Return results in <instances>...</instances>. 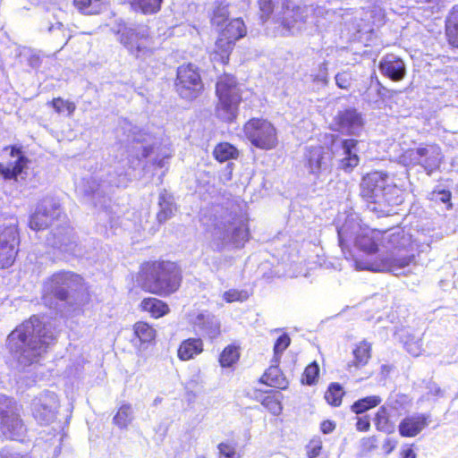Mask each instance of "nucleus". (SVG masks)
<instances>
[{"mask_svg": "<svg viewBox=\"0 0 458 458\" xmlns=\"http://www.w3.org/2000/svg\"><path fill=\"white\" fill-rule=\"evenodd\" d=\"M381 249L386 252L372 262L355 259L356 270H370L374 272H390L395 276L407 275L416 267L415 257L410 253L411 237L403 229L396 228L382 232Z\"/></svg>", "mask_w": 458, "mask_h": 458, "instance_id": "nucleus-1", "label": "nucleus"}, {"mask_svg": "<svg viewBox=\"0 0 458 458\" xmlns=\"http://www.w3.org/2000/svg\"><path fill=\"white\" fill-rule=\"evenodd\" d=\"M55 339V334L33 316L8 335L7 345L19 363L26 366L36 361Z\"/></svg>", "mask_w": 458, "mask_h": 458, "instance_id": "nucleus-2", "label": "nucleus"}, {"mask_svg": "<svg viewBox=\"0 0 458 458\" xmlns=\"http://www.w3.org/2000/svg\"><path fill=\"white\" fill-rule=\"evenodd\" d=\"M339 245L344 254H351L350 246L352 244L366 253H375L381 248L382 231L371 229L361 224L358 214L350 213L345 216L344 223L337 227Z\"/></svg>", "mask_w": 458, "mask_h": 458, "instance_id": "nucleus-3", "label": "nucleus"}, {"mask_svg": "<svg viewBox=\"0 0 458 458\" xmlns=\"http://www.w3.org/2000/svg\"><path fill=\"white\" fill-rule=\"evenodd\" d=\"M140 280L145 291L159 296H168L179 289L182 275L174 262L152 261L142 265Z\"/></svg>", "mask_w": 458, "mask_h": 458, "instance_id": "nucleus-4", "label": "nucleus"}, {"mask_svg": "<svg viewBox=\"0 0 458 458\" xmlns=\"http://www.w3.org/2000/svg\"><path fill=\"white\" fill-rule=\"evenodd\" d=\"M388 175L381 171L368 174L362 178L360 194L368 202L374 204L372 210L389 213L387 207L402 202L398 195L399 190L388 182Z\"/></svg>", "mask_w": 458, "mask_h": 458, "instance_id": "nucleus-5", "label": "nucleus"}, {"mask_svg": "<svg viewBox=\"0 0 458 458\" xmlns=\"http://www.w3.org/2000/svg\"><path fill=\"white\" fill-rule=\"evenodd\" d=\"M111 30L116 35L117 40L137 58L147 60L154 55L156 47L146 25L119 21H115Z\"/></svg>", "mask_w": 458, "mask_h": 458, "instance_id": "nucleus-6", "label": "nucleus"}, {"mask_svg": "<svg viewBox=\"0 0 458 458\" xmlns=\"http://www.w3.org/2000/svg\"><path fill=\"white\" fill-rule=\"evenodd\" d=\"M443 160L441 147L432 142L408 148L399 157V162L408 170L418 169L428 176L440 168Z\"/></svg>", "mask_w": 458, "mask_h": 458, "instance_id": "nucleus-7", "label": "nucleus"}, {"mask_svg": "<svg viewBox=\"0 0 458 458\" xmlns=\"http://www.w3.org/2000/svg\"><path fill=\"white\" fill-rule=\"evenodd\" d=\"M218 102L216 106V116L225 122H233L238 114L242 101L241 89L235 78L229 74L221 76L216 88Z\"/></svg>", "mask_w": 458, "mask_h": 458, "instance_id": "nucleus-8", "label": "nucleus"}, {"mask_svg": "<svg viewBox=\"0 0 458 458\" xmlns=\"http://www.w3.org/2000/svg\"><path fill=\"white\" fill-rule=\"evenodd\" d=\"M27 431L16 402L0 394V434L6 439L23 441Z\"/></svg>", "mask_w": 458, "mask_h": 458, "instance_id": "nucleus-9", "label": "nucleus"}, {"mask_svg": "<svg viewBox=\"0 0 458 458\" xmlns=\"http://www.w3.org/2000/svg\"><path fill=\"white\" fill-rule=\"evenodd\" d=\"M83 285V279L70 271H60L49 277L43 285V298L54 296L60 301H68L72 294Z\"/></svg>", "mask_w": 458, "mask_h": 458, "instance_id": "nucleus-10", "label": "nucleus"}, {"mask_svg": "<svg viewBox=\"0 0 458 458\" xmlns=\"http://www.w3.org/2000/svg\"><path fill=\"white\" fill-rule=\"evenodd\" d=\"M245 137L258 148L270 150L277 146V131L267 119L252 118L243 127Z\"/></svg>", "mask_w": 458, "mask_h": 458, "instance_id": "nucleus-11", "label": "nucleus"}, {"mask_svg": "<svg viewBox=\"0 0 458 458\" xmlns=\"http://www.w3.org/2000/svg\"><path fill=\"white\" fill-rule=\"evenodd\" d=\"M247 30L242 20L230 21L216 41L212 60L226 64L234 43L246 35Z\"/></svg>", "mask_w": 458, "mask_h": 458, "instance_id": "nucleus-12", "label": "nucleus"}, {"mask_svg": "<svg viewBox=\"0 0 458 458\" xmlns=\"http://www.w3.org/2000/svg\"><path fill=\"white\" fill-rule=\"evenodd\" d=\"M214 235L220 241L217 248L233 244L234 247H242L249 239V230L245 221L240 218H227L219 223Z\"/></svg>", "mask_w": 458, "mask_h": 458, "instance_id": "nucleus-13", "label": "nucleus"}, {"mask_svg": "<svg viewBox=\"0 0 458 458\" xmlns=\"http://www.w3.org/2000/svg\"><path fill=\"white\" fill-rule=\"evenodd\" d=\"M58 409V397L51 391H44L38 394L30 403L31 415L41 425L52 423L56 418Z\"/></svg>", "mask_w": 458, "mask_h": 458, "instance_id": "nucleus-14", "label": "nucleus"}, {"mask_svg": "<svg viewBox=\"0 0 458 458\" xmlns=\"http://www.w3.org/2000/svg\"><path fill=\"white\" fill-rule=\"evenodd\" d=\"M281 34L288 36L301 32L307 22L308 8L296 5L290 0H281Z\"/></svg>", "mask_w": 458, "mask_h": 458, "instance_id": "nucleus-15", "label": "nucleus"}, {"mask_svg": "<svg viewBox=\"0 0 458 458\" xmlns=\"http://www.w3.org/2000/svg\"><path fill=\"white\" fill-rule=\"evenodd\" d=\"M175 88L182 98L191 100L198 97L203 89V83L192 64H184L178 68Z\"/></svg>", "mask_w": 458, "mask_h": 458, "instance_id": "nucleus-16", "label": "nucleus"}, {"mask_svg": "<svg viewBox=\"0 0 458 458\" xmlns=\"http://www.w3.org/2000/svg\"><path fill=\"white\" fill-rule=\"evenodd\" d=\"M331 154L322 146L307 147L304 153V166L310 174L319 178L330 173Z\"/></svg>", "mask_w": 458, "mask_h": 458, "instance_id": "nucleus-17", "label": "nucleus"}, {"mask_svg": "<svg viewBox=\"0 0 458 458\" xmlns=\"http://www.w3.org/2000/svg\"><path fill=\"white\" fill-rule=\"evenodd\" d=\"M19 236L15 227H7L0 233V268L11 267L18 253Z\"/></svg>", "mask_w": 458, "mask_h": 458, "instance_id": "nucleus-18", "label": "nucleus"}, {"mask_svg": "<svg viewBox=\"0 0 458 458\" xmlns=\"http://www.w3.org/2000/svg\"><path fill=\"white\" fill-rule=\"evenodd\" d=\"M334 130L349 135H360L363 128L361 114L355 109H346L339 112L335 117Z\"/></svg>", "mask_w": 458, "mask_h": 458, "instance_id": "nucleus-19", "label": "nucleus"}, {"mask_svg": "<svg viewBox=\"0 0 458 458\" xmlns=\"http://www.w3.org/2000/svg\"><path fill=\"white\" fill-rule=\"evenodd\" d=\"M358 140L353 139L343 140L336 149V156L339 160V168L350 172L356 167L360 162L357 155Z\"/></svg>", "mask_w": 458, "mask_h": 458, "instance_id": "nucleus-20", "label": "nucleus"}, {"mask_svg": "<svg viewBox=\"0 0 458 458\" xmlns=\"http://www.w3.org/2000/svg\"><path fill=\"white\" fill-rule=\"evenodd\" d=\"M429 418V415L424 413H415L405 417L398 426L399 434L404 437H416L428 427Z\"/></svg>", "mask_w": 458, "mask_h": 458, "instance_id": "nucleus-21", "label": "nucleus"}, {"mask_svg": "<svg viewBox=\"0 0 458 458\" xmlns=\"http://www.w3.org/2000/svg\"><path fill=\"white\" fill-rule=\"evenodd\" d=\"M378 68L383 75L394 81H402L406 74L403 61L394 55H386L382 57Z\"/></svg>", "mask_w": 458, "mask_h": 458, "instance_id": "nucleus-22", "label": "nucleus"}, {"mask_svg": "<svg viewBox=\"0 0 458 458\" xmlns=\"http://www.w3.org/2000/svg\"><path fill=\"white\" fill-rule=\"evenodd\" d=\"M194 326L200 331L202 335L210 339L216 338L220 333V321L213 314L201 312L194 319Z\"/></svg>", "mask_w": 458, "mask_h": 458, "instance_id": "nucleus-23", "label": "nucleus"}, {"mask_svg": "<svg viewBox=\"0 0 458 458\" xmlns=\"http://www.w3.org/2000/svg\"><path fill=\"white\" fill-rule=\"evenodd\" d=\"M53 235L55 240L52 244L55 248L64 253L75 254L77 244L72 228L69 226L58 227L55 229Z\"/></svg>", "mask_w": 458, "mask_h": 458, "instance_id": "nucleus-24", "label": "nucleus"}, {"mask_svg": "<svg viewBox=\"0 0 458 458\" xmlns=\"http://www.w3.org/2000/svg\"><path fill=\"white\" fill-rule=\"evenodd\" d=\"M203 351V343L199 338L184 340L178 349V357L182 360H189Z\"/></svg>", "mask_w": 458, "mask_h": 458, "instance_id": "nucleus-25", "label": "nucleus"}, {"mask_svg": "<svg viewBox=\"0 0 458 458\" xmlns=\"http://www.w3.org/2000/svg\"><path fill=\"white\" fill-rule=\"evenodd\" d=\"M158 199L159 211L157 214V219L160 224H162L174 215L176 207L173 197L166 192L160 193Z\"/></svg>", "mask_w": 458, "mask_h": 458, "instance_id": "nucleus-26", "label": "nucleus"}, {"mask_svg": "<svg viewBox=\"0 0 458 458\" xmlns=\"http://www.w3.org/2000/svg\"><path fill=\"white\" fill-rule=\"evenodd\" d=\"M35 211H43L44 216L48 218L47 220L50 225H52L55 220L60 219L62 215L60 204L53 198H45L42 199L38 204Z\"/></svg>", "mask_w": 458, "mask_h": 458, "instance_id": "nucleus-27", "label": "nucleus"}, {"mask_svg": "<svg viewBox=\"0 0 458 458\" xmlns=\"http://www.w3.org/2000/svg\"><path fill=\"white\" fill-rule=\"evenodd\" d=\"M261 381L278 389H286L288 381L277 366H271L262 376Z\"/></svg>", "mask_w": 458, "mask_h": 458, "instance_id": "nucleus-28", "label": "nucleus"}, {"mask_svg": "<svg viewBox=\"0 0 458 458\" xmlns=\"http://www.w3.org/2000/svg\"><path fill=\"white\" fill-rule=\"evenodd\" d=\"M445 35L448 43L458 47V4L454 5L446 20Z\"/></svg>", "mask_w": 458, "mask_h": 458, "instance_id": "nucleus-29", "label": "nucleus"}, {"mask_svg": "<svg viewBox=\"0 0 458 458\" xmlns=\"http://www.w3.org/2000/svg\"><path fill=\"white\" fill-rule=\"evenodd\" d=\"M140 306L144 311L150 313L156 318L163 317L169 312L168 305L156 298H145L141 301Z\"/></svg>", "mask_w": 458, "mask_h": 458, "instance_id": "nucleus-30", "label": "nucleus"}, {"mask_svg": "<svg viewBox=\"0 0 458 458\" xmlns=\"http://www.w3.org/2000/svg\"><path fill=\"white\" fill-rule=\"evenodd\" d=\"M213 155L217 161L225 162L230 159H236L239 156V151L232 144L223 142L216 146Z\"/></svg>", "mask_w": 458, "mask_h": 458, "instance_id": "nucleus-31", "label": "nucleus"}, {"mask_svg": "<svg viewBox=\"0 0 458 458\" xmlns=\"http://www.w3.org/2000/svg\"><path fill=\"white\" fill-rule=\"evenodd\" d=\"M107 0H73L74 6L84 14H97Z\"/></svg>", "mask_w": 458, "mask_h": 458, "instance_id": "nucleus-32", "label": "nucleus"}, {"mask_svg": "<svg viewBox=\"0 0 458 458\" xmlns=\"http://www.w3.org/2000/svg\"><path fill=\"white\" fill-rule=\"evenodd\" d=\"M133 411L131 404L124 403L118 409L113 422L120 428H126L133 420Z\"/></svg>", "mask_w": 458, "mask_h": 458, "instance_id": "nucleus-33", "label": "nucleus"}, {"mask_svg": "<svg viewBox=\"0 0 458 458\" xmlns=\"http://www.w3.org/2000/svg\"><path fill=\"white\" fill-rule=\"evenodd\" d=\"M228 17V4L222 0L215 1L211 16V23L214 26L220 27L225 21H227Z\"/></svg>", "mask_w": 458, "mask_h": 458, "instance_id": "nucleus-34", "label": "nucleus"}, {"mask_svg": "<svg viewBox=\"0 0 458 458\" xmlns=\"http://www.w3.org/2000/svg\"><path fill=\"white\" fill-rule=\"evenodd\" d=\"M134 335L141 343H149L156 337L155 329L146 322H137L134 325Z\"/></svg>", "mask_w": 458, "mask_h": 458, "instance_id": "nucleus-35", "label": "nucleus"}, {"mask_svg": "<svg viewBox=\"0 0 458 458\" xmlns=\"http://www.w3.org/2000/svg\"><path fill=\"white\" fill-rule=\"evenodd\" d=\"M163 0H131V4L135 10L143 13H155L160 10Z\"/></svg>", "mask_w": 458, "mask_h": 458, "instance_id": "nucleus-36", "label": "nucleus"}, {"mask_svg": "<svg viewBox=\"0 0 458 458\" xmlns=\"http://www.w3.org/2000/svg\"><path fill=\"white\" fill-rule=\"evenodd\" d=\"M380 403L381 398L379 396H368L355 402L352 406V411L357 414L362 413L370 408L376 407Z\"/></svg>", "mask_w": 458, "mask_h": 458, "instance_id": "nucleus-37", "label": "nucleus"}, {"mask_svg": "<svg viewBox=\"0 0 458 458\" xmlns=\"http://www.w3.org/2000/svg\"><path fill=\"white\" fill-rule=\"evenodd\" d=\"M356 366H364L370 358V344L365 341L360 342L353 350Z\"/></svg>", "mask_w": 458, "mask_h": 458, "instance_id": "nucleus-38", "label": "nucleus"}, {"mask_svg": "<svg viewBox=\"0 0 458 458\" xmlns=\"http://www.w3.org/2000/svg\"><path fill=\"white\" fill-rule=\"evenodd\" d=\"M375 425L377 429L391 434L394 431V425L388 420L386 411L384 407H381L376 414Z\"/></svg>", "mask_w": 458, "mask_h": 458, "instance_id": "nucleus-39", "label": "nucleus"}, {"mask_svg": "<svg viewBox=\"0 0 458 458\" xmlns=\"http://www.w3.org/2000/svg\"><path fill=\"white\" fill-rule=\"evenodd\" d=\"M344 392L338 383H332L325 394V399L333 406H339Z\"/></svg>", "mask_w": 458, "mask_h": 458, "instance_id": "nucleus-40", "label": "nucleus"}, {"mask_svg": "<svg viewBox=\"0 0 458 458\" xmlns=\"http://www.w3.org/2000/svg\"><path fill=\"white\" fill-rule=\"evenodd\" d=\"M239 352L234 346H227L224 349L220 355L219 362L222 367H231L239 359Z\"/></svg>", "mask_w": 458, "mask_h": 458, "instance_id": "nucleus-41", "label": "nucleus"}, {"mask_svg": "<svg viewBox=\"0 0 458 458\" xmlns=\"http://www.w3.org/2000/svg\"><path fill=\"white\" fill-rule=\"evenodd\" d=\"M61 440L62 437L57 436L55 434H52L49 438H47L43 443V437L39 438L37 443V446L46 445L47 451L53 452L54 456H56L61 450Z\"/></svg>", "mask_w": 458, "mask_h": 458, "instance_id": "nucleus-42", "label": "nucleus"}, {"mask_svg": "<svg viewBox=\"0 0 458 458\" xmlns=\"http://www.w3.org/2000/svg\"><path fill=\"white\" fill-rule=\"evenodd\" d=\"M44 216L45 215H44L43 211H35L30 216V223H29L30 227L32 230L39 231V230H44L47 227H48L49 225H51L47 220L48 218H46Z\"/></svg>", "mask_w": 458, "mask_h": 458, "instance_id": "nucleus-43", "label": "nucleus"}, {"mask_svg": "<svg viewBox=\"0 0 458 458\" xmlns=\"http://www.w3.org/2000/svg\"><path fill=\"white\" fill-rule=\"evenodd\" d=\"M51 106L59 114L66 111L69 116H71L76 109V106L73 102L64 100L61 98H54L51 101Z\"/></svg>", "mask_w": 458, "mask_h": 458, "instance_id": "nucleus-44", "label": "nucleus"}, {"mask_svg": "<svg viewBox=\"0 0 458 458\" xmlns=\"http://www.w3.org/2000/svg\"><path fill=\"white\" fill-rule=\"evenodd\" d=\"M404 347L406 351L411 353L412 356H419L422 350V343L420 337H416L414 335L408 336L404 341Z\"/></svg>", "mask_w": 458, "mask_h": 458, "instance_id": "nucleus-45", "label": "nucleus"}, {"mask_svg": "<svg viewBox=\"0 0 458 458\" xmlns=\"http://www.w3.org/2000/svg\"><path fill=\"white\" fill-rule=\"evenodd\" d=\"M249 298V294L247 291L244 290H236V289H230L224 293L223 299L228 302H234V301H240L242 302L246 301Z\"/></svg>", "mask_w": 458, "mask_h": 458, "instance_id": "nucleus-46", "label": "nucleus"}, {"mask_svg": "<svg viewBox=\"0 0 458 458\" xmlns=\"http://www.w3.org/2000/svg\"><path fill=\"white\" fill-rule=\"evenodd\" d=\"M318 374H319L318 365L317 364V362H312L311 364H310L309 366L306 367L304 373H303L302 382L303 383L305 382L307 385L311 386V385L315 384V382L318 377Z\"/></svg>", "mask_w": 458, "mask_h": 458, "instance_id": "nucleus-47", "label": "nucleus"}, {"mask_svg": "<svg viewBox=\"0 0 458 458\" xmlns=\"http://www.w3.org/2000/svg\"><path fill=\"white\" fill-rule=\"evenodd\" d=\"M313 81L321 85L326 86L328 82V68L327 62H323L318 67L315 74L312 75Z\"/></svg>", "mask_w": 458, "mask_h": 458, "instance_id": "nucleus-48", "label": "nucleus"}, {"mask_svg": "<svg viewBox=\"0 0 458 458\" xmlns=\"http://www.w3.org/2000/svg\"><path fill=\"white\" fill-rule=\"evenodd\" d=\"M261 404L274 415L280 414L283 409L279 400L270 395L266 396Z\"/></svg>", "mask_w": 458, "mask_h": 458, "instance_id": "nucleus-49", "label": "nucleus"}, {"mask_svg": "<svg viewBox=\"0 0 458 458\" xmlns=\"http://www.w3.org/2000/svg\"><path fill=\"white\" fill-rule=\"evenodd\" d=\"M259 17L265 22L273 12L274 5L272 0H259Z\"/></svg>", "mask_w": 458, "mask_h": 458, "instance_id": "nucleus-50", "label": "nucleus"}, {"mask_svg": "<svg viewBox=\"0 0 458 458\" xmlns=\"http://www.w3.org/2000/svg\"><path fill=\"white\" fill-rule=\"evenodd\" d=\"M335 84L338 88L343 89H348L352 85V74L348 72H338L335 75Z\"/></svg>", "mask_w": 458, "mask_h": 458, "instance_id": "nucleus-51", "label": "nucleus"}, {"mask_svg": "<svg viewBox=\"0 0 458 458\" xmlns=\"http://www.w3.org/2000/svg\"><path fill=\"white\" fill-rule=\"evenodd\" d=\"M219 458H239L235 447L227 443H220L217 446Z\"/></svg>", "mask_w": 458, "mask_h": 458, "instance_id": "nucleus-52", "label": "nucleus"}, {"mask_svg": "<svg viewBox=\"0 0 458 458\" xmlns=\"http://www.w3.org/2000/svg\"><path fill=\"white\" fill-rule=\"evenodd\" d=\"M321 449L322 442L320 439H312L306 446L307 456L309 458H316L320 454Z\"/></svg>", "mask_w": 458, "mask_h": 458, "instance_id": "nucleus-53", "label": "nucleus"}, {"mask_svg": "<svg viewBox=\"0 0 458 458\" xmlns=\"http://www.w3.org/2000/svg\"><path fill=\"white\" fill-rule=\"evenodd\" d=\"M289 344L290 337L287 335H282L281 336H279L274 346L275 355H281L284 352V351L289 346Z\"/></svg>", "mask_w": 458, "mask_h": 458, "instance_id": "nucleus-54", "label": "nucleus"}, {"mask_svg": "<svg viewBox=\"0 0 458 458\" xmlns=\"http://www.w3.org/2000/svg\"><path fill=\"white\" fill-rule=\"evenodd\" d=\"M28 162V159L22 156L19 157L17 161L13 165H12L13 172H15V176L17 177L19 174H21L23 168L25 167L26 164Z\"/></svg>", "mask_w": 458, "mask_h": 458, "instance_id": "nucleus-55", "label": "nucleus"}, {"mask_svg": "<svg viewBox=\"0 0 458 458\" xmlns=\"http://www.w3.org/2000/svg\"><path fill=\"white\" fill-rule=\"evenodd\" d=\"M109 187V184L106 182H99L95 186L90 188V191L93 194H102L106 193L107 191V188Z\"/></svg>", "mask_w": 458, "mask_h": 458, "instance_id": "nucleus-56", "label": "nucleus"}, {"mask_svg": "<svg viewBox=\"0 0 458 458\" xmlns=\"http://www.w3.org/2000/svg\"><path fill=\"white\" fill-rule=\"evenodd\" d=\"M357 429L360 431H367L370 427L369 420L367 417L359 418L356 423Z\"/></svg>", "mask_w": 458, "mask_h": 458, "instance_id": "nucleus-57", "label": "nucleus"}, {"mask_svg": "<svg viewBox=\"0 0 458 458\" xmlns=\"http://www.w3.org/2000/svg\"><path fill=\"white\" fill-rule=\"evenodd\" d=\"M396 445H397L396 440L387 438V439H386V441L383 444V449L385 450V452L386 454H390L396 447Z\"/></svg>", "mask_w": 458, "mask_h": 458, "instance_id": "nucleus-58", "label": "nucleus"}, {"mask_svg": "<svg viewBox=\"0 0 458 458\" xmlns=\"http://www.w3.org/2000/svg\"><path fill=\"white\" fill-rule=\"evenodd\" d=\"M1 174L4 176V179L16 178L15 172H13L12 165L4 167Z\"/></svg>", "mask_w": 458, "mask_h": 458, "instance_id": "nucleus-59", "label": "nucleus"}, {"mask_svg": "<svg viewBox=\"0 0 458 458\" xmlns=\"http://www.w3.org/2000/svg\"><path fill=\"white\" fill-rule=\"evenodd\" d=\"M335 426L331 421L326 420L321 423V430L325 434L332 432Z\"/></svg>", "mask_w": 458, "mask_h": 458, "instance_id": "nucleus-60", "label": "nucleus"}, {"mask_svg": "<svg viewBox=\"0 0 458 458\" xmlns=\"http://www.w3.org/2000/svg\"><path fill=\"white\" fill-rule=\"evenodd\" d=\"M0 458H25V457L21 455L20 454H17V453L11 454L7 450L3 449L0 452Z\"/></svg>", "mask_w": 458, "mask_h": 458, "instance_id": "nucleus-61", "label": "nucleus"}, {"mask_svg": "<svg viewBox=\"0 0 458 458\" xmlns=\"http://www.w3.org/2000/svg\"><path fill=\"white\" fill-rule=\"evenodd\" d=\"M416 454L411 448H407L403 452V458H416Z\"/></svg>", "mask_w": 458, "mask_h": 458, "instance_id": "nucleus-62", "label": "nucleus"}, {"mask_svg": "<svg viewBox=\"0 0 458 458\" xmlns=\"http://www.w3.org/2000/svg\"><path fill=\"white\" fill-rule=\"evenodd\" d=\"M419 3L428 4L433 7L439 5L444 0H416Z\"/></svg>", "mask_w": 458, "mask_h": 458, "instance_id": "nucleus-63", "label": "nucleus"}, {"mask_svg": "<svg viewBox=\"0 0 458 458\" xmlns=\"http://www.w3.org/2000/svg\"><path fill=\"white\" fill-rule=\"evenodd\" d=\"M138 129L137 128H134L133 129V131H132V140H135V141H143L145 140V139L141 138L140 136H138V132H137Z\"/></svg>", "mask_w": 458, "mask_h": 458, "instance_id": "nucleus-64", "label": "nucleus"}]
</instances>
